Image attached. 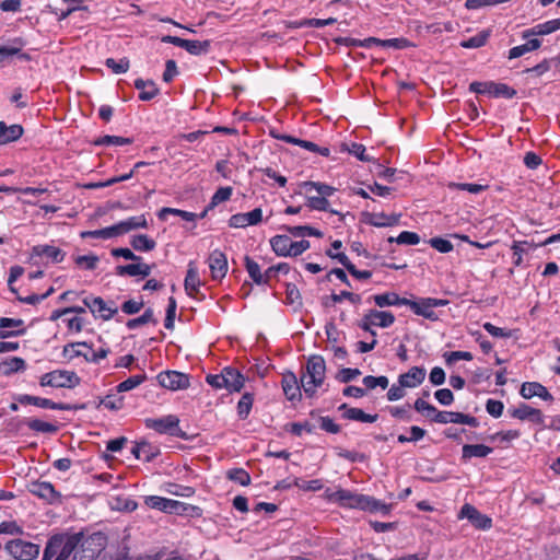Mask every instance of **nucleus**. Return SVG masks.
<instances>
[{"label": "nucleus", "mask_w": 560, "mask_h": 560, "mask_svg": "<svg viewBox=\"0 0 560 560\" xmlns=\"http://www.w3.org/2000/svg\"><path fill=\"white\" fill-rule=\"evenodd\" d=\"M79 544L80 536L77 533L56 534L48 539L42 560H68Z\"/></svg>", "instance_id": "f257e3e1"}, {"label": "nucleus", "mask_w": 560, "mask_h": 560, "mask_svg": "<svg viewBox=\"0 0 560 560\" xmlns=\"http://www.w3.org/2000/svg\"><path fill=\"white\" fill-rule=\"evenodd\" d=\"M306 195L307 207L318 211H329L328 197L332 196L336 188L319 182H304L301 184ZM331 213L338 214L337 211L330 210Z\"/></svg>", "instance_id": "f03ea898"}, {"label": "nucleus", "mask_w": 560, "mask_h": 560, "mask_svg": "<svg viewBox=\"0 0 560 560\" xmlns=\"http://www.w3.org/2000/svg\"><path fill=\"white\" fill-rule=\"evenodd\" d=\"M326 363L323 357L312 355L307 360L306 371L301 377V386L307 396H313L325 380Z\"/></svg>", "instance_id": "7ed1b4c3"}, {"label": "nucleus", "mask_w": 560, "mask_h": 560, "mask_svg": "<svg viewBox=\"0 0 560 560\" xmlns=\"http://www.w3.org/2000/svg\"><path fill=\"white\" fill-rule=\"evenodd\" d=\"M77 535L80 536V544L72 560H94L107 545V537L101 532L90 535L78 532Z\"/></svg>", "instance_id": "20e7f679"}, {"label": "nucleus", "mask_w": 560, "mask_h": 560, "mask_svg": "<svg viewBox=\"0 0 560 560\" xmlns=\"http://www.w3.org/2000/svg\"><path fill=\"white\" fill-rule=\"evenodd\" d=\"M80 378L72 371L55 370L40 376L39 385L43 387L73 388L79 385Z\"/></svg>", "instance_id": "39448f33"}, {"label": "nucleus", "mask_w": 560, "mask_h": 560, "mask_svg": "<svg viewBox=\"0 0 560 560\" xmlns=\"http://www.w3.org/2000/svg\"><path fill=\"white\" fill-rule=\"evenodd\" d=\"M325 497L328 501L349 509L362 510V505L366 501L365 494L355 493L346 489H327L325 491Z\"/></svg>", "instance_id": "423d86ee"}, {"label": "nucleus", "mask_w": 560, "mask_h": 560, "mask_svg": "<svg viewBox=\"0 0 560 560\" xmlns=\"http://www.w3.org/2000/svg\"><path fill=\"white\" fill-rule=\"evenodd\" d=\"M448 304L447 300L443 299H434V298H421L417 301H412L408 299L407 306L411 308V311L419 316H422L430 320H438L439 315L434 312L435 307L446 306Z\"/></svg>", "instance_id": "0eeeda50"}, {"label": "nucleus", "mask_w": 560, "mask_h": 560, "mask_svg": "<svg viewBox=\"0 0 560 560\" xmlns=\"http://www.w3.org/2000/svg\"><path fill=\"white\" fill-rule=\"evenodd\" d=\"M4 549L16 560H34L40 551L39 545L20 538L9 540Z\"/></svg>", "instance_id": "6e6552de"}, {"label": "nucleus", "mask_w": 560, "mask_h": 560, "mask_svg": "<svg viewBox=\"0 0 560 560\" xmlns=\"http://www.w3.org/2000/svg\"><path fill=\"white\" fill-rule=\"evenodd\" d=\"M83 303L95 316L104 320H109L118 312L114 302L107 303L100 296H86Z\"/></svg>", "instance_id": "1a4fd4ad"}, {"label": "nucleus", "mask_w": 560, "mask_h": 560, "mask_svg": "<svg viewBox=\"0 0 560 560\" xmlns=\"http://www.w3.org/2000/svg\"><path fill=\"white\" fill-rule=\"evenodd\" d=\"M159 384L170 390H180L189 387V376L177 371H164L158 374Z\"/></svg>", "instance_id": "9d476101"}, {"label": "nucleus", "mask_w": 560, "mask_h": 560, "mask_svg": "<svg viewBox=\"0 0 560 560\" xmlns=\"http://www.w3.org/2000/svg\"><path fill=\"white\" fill-rule=\"evenodd\" d=\"M163 43L173 44L177 47L184 48L189 54L199 56L207 54L210 48V42L209 40H189L184 39L177 36L166 35L162 38Z\"/></svg>", "instance_id": "9b49d317"}, {"label": "nucleus", "mask_w": 560, "mask_h": 560, "mask_svg": "<svg viewBox=\"0 0 560 560\" xmlns=\"http://www.w3.org/2000/svg\"><path fill=\"white\" fill-rule=\"evenodd\" d=\"M28 491L44 500L45 502L52 504L60 502L61 494L56 491L55 487L47 481H35L28 486Z\"/></svg>", "instance_id": "f8f14e48"}, {"label": "nucleus", "mask_w": 560, "mask_h": 560, "mask_svg": "<svg viewBox=\"0 0 560 560\" xmlns=\"http://www.w3.org/2000/svg\"><path fill=\"white\" fill-rule=\"evenodd\" d=\"M145 423L148 428L153 429L160 434L177 435V431H179V420L173 415L159 419H148Z\"/></svg>", "instance_id": "ddd939ff"}, {"label": "nucleus", "mask_w": 560, "mask_h": 560, "mask_svg": "<svg viewBox=\"0 0 560 560\" xmlns=\"http://www.w3.org/2000/svg\"><path fill=\"white\" fill-rule=\"evenodd\" d=\"M435 422L441 424H466L472 428H477L479 425V422L476 417L455 411H441L436 413Z\"/></svg>", "instance_id": "4468645a"}, {"label": "nucleus", "mask_w": 560, "mask_h": 560, "mask_svg": "<svg viewBox=\"0 0 560 560\" xmlns=\"http://www.w3.org/2000/svg\"><path fill=\"white\" fill-rule=\"evenodd\" d=\"M262 221V210L255 208L246 213H236L229 219V226L234 229H244L250 225H257Z\"/></svg>", "instance_id": "2eb2a0df"}, {"label": "nucleus", "mask_w": 560, "mask_h": 560, "mask_svg": "<svg viewBox=\"0 0 560 560\" xmlns=\"http://www.w3.org/2000/svg\"><path fill=\"white\" fill-rule=\"evenodd\" d=\"M459 518H467L476 528L488 529L492 525L491 518L481 514L475 506L466 503L462 506Z\"/></svg>", "instance_id": "dca6fc26"}, {"label": "nucleus", "mask_w": 560, "mask_h": 560, "mask_svg": "<svg viewBox=\"0 0 560 560\" xmlns=\"http://www.w3.org/2000/svg\"><path fill=\"white\" fill-rule=\"evenodd\" d=\"M511 417L522 420L530 421L535 424H544V415L539 409L533 408L526 404H520L516 408L509 409Z\"/></svg>", "instance_id": "f3484780"}, {"label": "nucleus", "mask_w": 560, "mask_h": 560, "mask_svg": "<svg viewBox=\"0 0 560 560\" xmlns=\"http://www.w3.org/2000/svg\"><path fill=\"white\" fill-rule=\"evenodd\" d=\"M208 262L213 280H221L225 277L228 272V259L223 252L219 249L211 252Z\"/></svg>", "instance_id": "a211bd4d"}, {"label": "nucleus", "mask_w": 560, "mask_h": 560, "mask_svg": "<svg viewBox=\"0 0 560 560\" xmlns=\"http://www.w3.org/2000/svg\"><path fill=\"white\" fill-rule=\"evenodd\" d=\"M222 380L224 381V388L230 393L241 392L245 382L244 376L231 366L222 369Z\"/></svg>", "instance_id": "6ab92c4d"}, {"label": "nucleus", "mask_w": 560, "mask_h": 560, "mask_svg": "<svg viewBox=\"0 0 560 560\" xmlns=\"http://www.w3.org/2000/svg\"><path fill=\"white\" fill-rule=\"evenodd\" d=\"M520 394L525 399H530L535 396L548 401H551L553 399L552 395L548 392V389L538 382L523 383Z\"/></svg>", "instance_id": "aec40b11"}, {"label": "nucleus", "mask_w": 560, "mask_h": 560, "mask_svg": "<svg viewBox=\"0 0 560 560\" xmlns=\"http://www.w3.org/2000/svg\"><path fill=\"white\" fill-rule=\"evenodd\" d=\"M365 222L376 228L394 226L398 224L400 214H387L385 212L365 213Z\"/></svg>", "instance_id": "412c9836"}, {"label": "nucleus", "mask_w": 560, "mask_h": 560, "mask_svg": "<svg viewBox=\"0 0 560 560\" xmlns=\"http://www.w3.org/2000/svg\"><path fill=\"white\" fill-rule=\"evenodd\" d=\"M425 374L424 368L412 366L408 372L399 375L398 383L406 388H415L424 381Z\"/></svg>", "instance_id": "4be33fe9"}, {"label": "nucleus", "mask_w": 560, "mask_h": 560, "mask_svg": "<svg viewBox=\"0 0 560 560\" xmlns=\"http://www.w3.org/2000/svg\"><path fill=\"white\" fill-rule=\"evenodd\" d=\"M151 266L140 261H135L133 264L125 265V266H117L115 269V273L117 276L124 277V276H141V277H148L151 273Z\"/></svg>", "instance_id": "5701e85b"}, {"label": "nucleus", "mask_w": 560, "mask_h": 560, "mask_svg": "<svg viewBox=\"0 0 560 560\" xmlns=\"http://www.w3.org/2000/svg\"><path fill=\"white\" fill-rule=\"evenodd\" d=\"M131 453L137 459L151 462L160 454V450L147 441H141L133 445Z\"/></svg>", "instance_id": "b1692460"}, {"label": "nucleus", "mask_w": 560, "mask_h": 560, "mask_svg": "<svg viewBox=\"0 0 560 560\" xmlns=\"http://www.w3.org/2000/svg\"><path fill=\"white\" fill-rule=\"evenodd\" d=\"M66 253L51 245H36L32 248V257H47L51 262H61Z\"/></svg>", "instance_id": "393cba45"}, {"label": "nucleus", "mask_w": 560, "mask_h": 560, "mask_svg": "<svg viewBox=\"0 0 560 560\" xmlns=\"http://www.w3.org/2000/svg\"><path fill=\"white\" fill-rule=\"evenodd\" d=\"M18 401L22 405H33L39 408H46L51 410H65L66 407L62 404L55 402L48 398H42L32 395H20Z\"/></svg>", "instance_id": "a878e982"}, {"label": "nucleus", "mask_w": 560, "mask_h": 560, "mask_svg": "<svg viewBox=\"0 0 560 560\" xmlns=\"http://www.w3.org/2000/svg\"><path fill=\"white\" fill-rule=\"evenodd\" d=\"M376 306L383 308L387 306H401L408 303V299L400 298L396 292H385L375 294L371 298Z\"/></svg>", "instance_id": "bb28decb"}, {"label": "nucleus", "mask_w": 560, "mask_h": 560, "mask_svg": "<svg viewBox=\"0 0 560 560\" xmlns=\"http://www.w3.org/2000/svg\"><path fill=\"white\" fill-rule=\"evenodd\" d=\"M342 410V417L348 420H354L360 422L373 423L377 420V415H369L360 408L348 407L347 404H342L339 407Z\"/></svg>", "instance_id": "cd10ccee"}, {"label": "nucleus", "mask_w": 560, "mask_h": 560, "mask_svg": "<svg viewBox=\"0 0 560 560\" xmlns=\"http://www.w3.org/2000/svg\"><path fill=\"white\" fill-rule=\"evenodd\" d=\"M185 291L188 295L194 296L199 292V288L201 285V281L199 278L198 269L195 262L190 261L188 264L187 275L185 278Z\"/></svg>", "instance_id": "c85d7f7f"}, {"label": "nucleus", "mask_w": 560, "mask_h": 560, "mask_svg": "<svg viewBox=\"0 0 560 560\" xmlns=\"http://www.w3.org/2000/svg\"><path fill=\"white\" fill-rule=\"evenodd\" d=\"M114 225L117 231V235L119 236V235L126 234L129 231H132V230H136L139 228H147L148 222H147L145 217L143 214H141V215H136V217H130V218H128L124 221H120Z\"/></svg>", "instance_id": "c756f323"}, {"label": "nucleus", "mask_w": 560, "mask_h": 560, "mask_svg": "<svg viewBox=\"0 0 560 560\" xmlns=\"http://www.w3.org/2000/svg\"><path fill=\"white\" fill-rule=\"evenodd\" d=\"M368 312V319H370V324H373L375 327L387 328L395 323V316L390 312L378 311L375 308L369 310Z\"/></svg>", "instance_id": "7c9ffc66"}, {"label": "nucleus", "mask_w": 560, "mask_h": 560, "mask_svg": "<svg viewBox=\"0 0 560 560\" xmlns=\"http://www.w3.org/2000/svg\"><path fill=\"white\" fill-rule=\"evenodd\" d=\"M558 30H560V16L558 19L537 24L530 30L525 31L524 37H528L530 35H548Z\"/></svg>", "instance_id": "2f4dec72"}, {"label": "nucleus", "mask_w": 560, "mask_h": 560, "mask_svg": "<svg viewBox=\"0 0 560 560\" xmlns=\"http://www.w3.org/2000/svg\"><path fill=\"white\" fill-rule=\"evenodd\" d=\"M492 448L483 444H465L462 448V458L468 460L472 457L483 458L492 453Z\"/></svg>", "instance_id": "473e14b6"}, {"label": "nucleus", "mask_w": 560, "mask_h": 560, "mask_svg": "<svg viewBox=\"0 0 560 560\" xmlns=\"http://www.w3.org/2000/svg\"><path fill=\"white\" fill-rule=\"evenodd\" d=\"M23 135V128L20 125L7 126L0 121V145L18 140Z\"/></svg>", "instance_id": "72a5a7b5"}, {"label": "nucleus", "mask_w": 560, "mask_h": 560, "mask_svg": "<svg viewBox=\"0 0 560 560\" xmlns=\"http://www.w3.org/2000/svg\"><path fill=\"white\" fill-rule=\"evenodd\" d=\"M201 510L188 503L170 499L167 513L177 515H200Z\"/></svg>", "instance_id": "f704fd0d"}, {"label": "nucleus", "mask_w": 560, "mask_h": 560, "mask_svg": "<svg viewBox=\"0 0 560 560\" xmlns=\"http://www.w3.org/2000/svg\"><path fill=\"white\" fill-rule=\"evenodd\" d=\"M135 88L140 91L139 98L141 101H150L159 93V89L153 81L137 79L135 81Z\"/></svg>", "instance_id": "c9c22d12"}, {"label": "nucleus", "mask_w": 560, "mask_h": 560, "mask_svg": "<svg viewBox=\"0 0 560 560\" xmlns=\"http://www.w3.org/2000/svg\"><path fill=\"white\" fill-rule=\"evenodd\" d=\"M89 343L85 341L82 342H71L63 347V355L68 359H74L78 357H83L88 362V353H89Z\"/></svg>", "instance_id": "e433bc0d"}, {"label": "nucleus", "mask_w": 560, "mask_h": 560, "mask_svg": "<svg viewBox=\"0 0 560 560\" xmlns=\"http://www.w3.org/2000/svg\"><path fill=\"white\" fill-rule=\"evenodd\" d=\"M282 388L289 400L300 397L301 390L294 374L290 373L282 378Z\"/></svg>", "instance_id": "4c0bfd02"}, {"label": "nucleus", "mask_w": 560, "mask_h": 560, "mask_svg": "<svg viewBox=\"0 0 560 560\" xmlns=\"http://www.w3.org/2000/svg\"><path fill=\"white\" fill-rule=\"evenodd\" d=\"M75 266L81 270L93 271L100 264V257L95 254L77 255L72 257Z\"/></svg>", "instance_id": "58836bf2"}, {"label": "nucleus", "mask_w": 560, "mask_h": 560, "mask_svg": "<svg viewBox=\"0 0 560 560\" xmlns=\"http://www.w3.org/2000/svg\"><path fill=\"white\" fill-rule=\"evenodd\" d=\"M0 328L5 332H13V336L23 335L25 332L24 322L20 318L0 317Z\"/></svg>", "instance_id": "ea45409f"}, {"label": "nucleus", "mask_w": 560, "mask_h": 560, "mask_svg": "<svg viewBox=\"0 0 560 560\" xmlns=\"http://www.w3.org/2000/svg\"><path fill=\"white\" fill-rule=\"evenodd\" d=\"M292 242V238L288 235H276L270 240V245L272 250L278 256H287V254H290V244Z\"/></svg>", "instance_id": "a19ab883"}, {"label": "nucleus", "mask_w": 560, "mask_h": 560, "mask_svg": "<svg viewBox=\"0 0 560 560\" xmlns=\"http://www.w3.org/2000/svg\"><path fill=\"white\" fill-rule=\"evenodd\" d=\"M541 42L537 38L527 40L525 44L515 46L509 50V58L515 59L540 47Z\"/></svg>", "instance_id": "79ce46f5"}, {"label": "nucleus", "mask_w": 560, "mask_h": 560, "mask_svg": "<svg viewBox=\"0 0 560 560\" xmlns=\"http://www.w3.org/2000/svg\"><path fill=\"white\" fill-rule=\"evenodd\" d=\"M26 425L30 430L39 433L54 434L58 431V427L55 423L46 422L36 418L28 419Z\"/></svg>", "instance_id": "37998d69"}, {"label": "nucleus", "mask_w": 560, "mask_h": 560, "mask_svg": "<svg viewBox=\"0 0 560 560\" xmlns=\"http://www.w3.org/2000/svg\"><path fill=\"white\" fill-rule=\"evenodd\" d=\"M117 231L115 229V225L107 226L101 230H94V231H84L81 233L82 238H103V240H109L117 237Z\"/></svg>", "instance_id": "c03bdc74"}, {"label": "nucleus", "mask_w": 560, "mask_h": 560, "mask_svg": "<svg viewBox=\"0 0 560 560\" xmlns=\"http://www.w3.org/2000/svg\"><path fill=\"white\" fill-rule=\"evenodd\" d=\"M130 244L138 252H150L154 249L156 245L152 238L143 234L132 236Z\"/></svg>", "instance_id": "a18cd8bd"}, {"label": "nucleus", "mask_w": 560, "mask_h": 560, "mask_svg": "<svg viewBox=\"0 0 560 560\" xmlns=\"http://www.w3.org/2000/svg\"><path fill=\"white\" fill-rule=\"evenodd\" d=\"M362 510L371 513H380L382 515L389 513V506L387 504L370 495H366V501L363 503Z\"/></svg>", "instance_id": "49530a36"}, {"label": "nucleus", "mask_w": 560, "mask_h": 560, "mask_svg": "<svg viewBox=\"0 0 560 560\" xmlns=\"http://www.w3.org/2000/svg\"><path fill=\"white\" fill-rule=\"evenodd\" d=\"M245 268L248 272L250 279L258 285L265 283V280L262 279V272L260 270V266L258 262L253 260L249 257H245Z\"/></svg>", "instance_id": "de8ad7c7"}, {"label": "nucleus", "mask_w": 560, "mask_h": 560, "mask_svg": "<svg viewBox=\"0 0 560 560\" xmlns=\"http://www.w3.org/2000/svg\"><path fill=\"white\" fill-rule=\"evenodd\" d=\"M147 380L145 374L132 375L116 386L118 393L129 392Z\"/></svg>", "instance_id": "09e8293b"}, {"label": "nucleus", "mask_w": 560, "mask_h": 560, "mask_svg": "<svg viewBox=\"0 0 560 560\" xmlns=\"http://www.w3.org/2000/svg\"><path fill=\"white\" fill-rule=\"evenodd\" d=\"M288 232L295 236V237H303V236H316L322 237L323 233L312 226L308 225H298V226H289L287 228Z\"/></svg>", "instance_id": "8fccbe9b"}, {"label": "nucleus", "mask_w": 560, "mask_h": 560, "mask_svg": "<svg viewBox=\"0 0 560 560\" xmlns=\"http://www.w3.org/2000/svg\"><path fill=\"white\" fill-rule=\"evenodd\" d=\"M144 504L150 509L167 513L170 499L159 495H148L144 498Z\"/></svg>", "instance_id": "3c124183"}, {"label": "nucleus", "mask_w": 560, "mask_h": 560, "mask_svg": "<svg viewBox=\"0 0 560 560\" xmlns=\"http://www.w3.org/2000/svg\"><path fill=\"white\" fill-rule=\"evenodd\" d=\"M488 37H489V33L480 32L468 39L462 40L460 46L463 48H469V49L480 48L486 45Z\"/></svg>", "instance_id": "603ef678"}, {"label": "nucleus", "mask_w": 560, "mask_h": 560, "mask_svg": "<svg viewBox=\"0 0 560 560\" xmlns=\"http://www.w3.org/2000/svg\"><path fill=\"white\" fill-rule=\"evenodd\" d=\"M254 397L249 393H245L237 404V415L241 419H246L250 412Z\"/></svg>", "instance_id": "864d4df0"}, {"label": "nucleus", "mask_w": 560, "mask_h": 560, "mask_svg": "<svg viewBox=\"0 0 560 560\" xmlns=\"http://www.w3.org/2000/svg\"><path fill=\"white\" fill-rule=\"evenodd\" d=\"M226 476L230 480L240 483L241 486H248L250 483V476L243 468L230 469L226 472Z\"/></svg>", "instance_id": "5fc2aeb1"}, {"label": "nucleus", "mask_w": 560, "mask_h": 560, "mask_svg": "<svg viewBox=\"0 0 560 560\" xmlns=\"http://www.w3.org/2000/svg\"><path fill=\"white\" fill-rule=\"evenodd\" d=\"M233 194L232 187H220L212 196L209 209H212L221 202L228 201Z\"/></svg>", "instance_id": "6e6d98bb"}, {"label": "nucleus", "mask_w": 560, "mask_h": 560, "mask_svg": "<svg viewBox=\"0 0 560 560\" xmlns=\"http://www.w3.org/2000/svg\"><path fill=\"white\" fill-rule=\"evenodd\" d=\"M165 490L170 494L183 498H190L195 494V489L192 487L177 483H168Z\"/></svg>", "instance_id": "4d7b16f0"}, {"label": "nucleus", "mask_w": 560, "mask_h": 560, "mask_svg": "<svg viewBox=\"0 0 560 560\" xmlns=\"http://www.w3.org/2000/svg\"><path fill=\"white\" fill-rule=\"evenodd\" d=\"M13 44V46H0V62L4 61L8 57L15 56L21 52V48L24 44L23 40L21 38H15Z\"/></svg>", "instance_id": "13d9d810"}, {"label": "nucleus", "mask_w": 560, "mask_h": 560, "mask_svg": "<svg viewBox=\"0 0 560 560\" xmlns=\"http://www.w3.org/2000/svg\"><path fill=\"white\" fill-rule=\"evenodd\" d=\"M105 65L116 74L125 73L129 69V60L127 58H121L119 60L108 58L106 59Z\"/></svg>", "instance_id": "bf43d9fd"}, {"label": "nucleus", "mask_w": 560, "mask_h": 560, "mask_svg": "<svg viewBox=\"0 0 560 560\" xmlns=\"http://www.w3.org/2000/svg\"><path fill=\"white\" fill-rule=\"evenodd\" d=\"M448 187L451 189L466 190L469 194L477 195L483 191L487 186L480 184L472 183H450Z\"/></svg>", "instance_id": "052dcab7"}, {"label": "nucleus", "mask_w": 560, "mask_h": 560, "mask_svg": "<svg viewBox=\"0 0 560 560\" xmlns=\"http://www.w3.org/2000/svg\"><path fill=\"white\" fill-rule=\"evenodd\" d=\"M95 143L98 145H127L132 143V139L118 136H104Z\"/></svg>", "instance_id": "680f3d73"}, {"label": "nucleus", "mask_w": 560, "mask_h": 560, "mask_svg": "<svg viewBox=\"0 0 560 560\" xmlns=\"http://www.w3.org/2000/svg\"><path fill=\"white\" fill-rule=\"evenodd\" d=\"M388 378L386 376H372L368 375L363 378V384L368 389H374L377 386L385 389L388 386Z\"/></svg>", "instance_id": "e2e57ef3"}, {"label": "nucleus", "mask_w": 560, "mask_h": 560, "mask_svg": "<svg viewBox=\"0 0 560 560\" xmlns=\"http://www.w3.org/2000/svg\"><path fill=\"white\" fill-rule=\"evenodd\" d=\"M150 322H153V310L152 308L145 310L144 313L137 318L129 319L126 325L129 329H136L137 327L145 325Z\"/></svg>", "instance_id": "0e129e2a"}, {"label": "nucleus", "mask_w": 560, "mask_h": 560, "mask_svg": "<svg viewBox=\"0 0 560 560\" xmlns=\"http://www.w3.org/2000/svg\"><path fill=\"white\" fill-rule=\"evenodd\" d=\"M490 90H492V92L489 93L495 96H504L506 98H511L515 95V91L503 83L491 82Z\"/></svg>", "instance_id": "69168bd1"}, {"label": "nucleus", "mask_w": 560, "mask_h": 560, "mask_svg": "<svg viewBox=\"0 0 560 560\" xmlns=\"http://www.w3.org/2000/svg\"><path fill=\"white\" fill-rule=\"evenodd\" d=\"M429 244L440 253L446 254L453 250V244L443 237H432L429 241Z\"/></svg>", "instance_id": "338daca9"}, {"label": "nucleus", "mask_w": 560, "mask_h": 560, "mask_svg": "<svg viewBox=\"0 0 560 560\" xmlns=\"http://www.w3.org/2000/svg\"><path fill=\"white\" fill-rule=\"evenodd\" d=\"M101 404L109 410H119L124 406V398L114 394L107 395Z\"/></svg>", "instance_id": "774afa93"}]
</instances>
